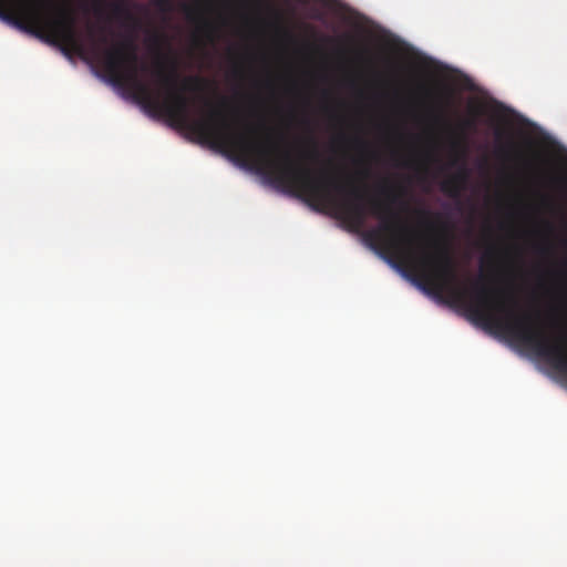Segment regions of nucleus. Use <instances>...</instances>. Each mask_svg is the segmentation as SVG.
I'll return each instance as SVG.
<instances>
[{
	"mask_svg": "<svg viewBox=\"0 0 567 567\" xmlns=\"http://www.w3.org/2000/svg\"><path fill=\"white\" fill-rule=\"evenodd\" d=\"M501 135H502V134H501V132H497V133H496L497 138H499V137H501Z\"/></svg>",
	"mask_w": 567,
	"mask_h": 567,
	"instance_id": "10",
	"label": "nucleus"
},
{
	"mask_svg": "<svg viewBox=\"0 0 567 567\" xmlns=\"http://www.w3.org/2000/svg\"><path fill=\"white\" fill-rule=\"evenodd\" d=\"M419 215L422 216V217H429L430 216V212L423 209V210L419 212Z\"/></svg>",
	"mask_w": 567,
	"mask_h": 567,
	"instance_id": "9",
	"label": "nucleus"
},
{
	"mask_svg": "<svg viewBox=\"0 0 567 567\" xmlns=\"http://www.w3.org/2000/svg\"><path fill=\"white\" fill-rule=\"evenodd\" d=\"M307 156L311 159L317 158L319 156L317 148L313 147L310 152H308Z\"/></svg>",
	"mask_w": 567,
	"mask_h": 567,
	"instance_id": "6",
	"label": "nucleus"
},
{
	"mask_svg": "<svg viewBox=\"0 0 567 567\" xmlns=\"http://www.w3.org/2000/svg\"><path fill=\"white\" fill-rule=\"evenodd\" d=\"M185 12L189 19H193L195 16V10L190 7H185Z\"/></svg>",
	"mask_w": 567,
	"mask_h": 567,
	"instance_id": "7",
	"label": "nucleus"
},
{
	"mask_svg": "<svg viewBox=\"0 0 567 567\" xmlns=\"http://www.w3.org/2000/svg\"><path fill=\"white\" fill-rule=\"evenodd\" d=\"M113 12L116 17H124L130 20L133 19V16L123 2L115 3L113 6Z\"/></svg>",
	"mask_w": 567,
	"mask_h": 567,
	"instance_id": "2",
	"label": "nucleus"
},
{
	"mask_svg": "<svg viewBox=\"0 0 567 567\" xmlns=\"http://www.w3.org/2000/svg\"><path fill=\"white\" fill-rule=\"evenodd\" d=\"M555 182L560 185V186H565L566 185V179L563 178V177H559V178H556Z\"/></svg>",
	"mask_w": 567,
	"mask_h": 567,
	"instance_id": "8",
	"label": "nucleus"
},
{
	"mask_svg": "<svg viewBox=\"0 0 567 567\" xmlns=\"http://www.w3.org/2000/svg\"><path fill=\"white\" fill-rule=\"evenodd\" d=\"M382 192L386 194L389 204H396L399 202V194L393 193L390 188H382Z\"/></svg>",
	"mask_w": 567,
	"mask_h": 567,
	"instance_id": "3",
	"label": "nucleus"
},
{
	"mask_svg": "<svg viewBox=\"0 0 567 567\" xmlns=\"http://www.w3.org/2000/svg\"><path fill=\"white\" fill-rule=\"evenodd\" d=\"M514 148L513 143H508L506 146L499 147V153L504 156H507L509 152Z\"/></svg>",
	"mask_w": 567,
	"mask_h": 567,
	"instance_id": "4",
	"label": "nucleus"
},
{
	"mask_svg": "<svg viewBox=\"0 0 567 567\" xmlns=\"http://www.w3.org/2000/svg\"><path fill=\"white\" fill-rule=\"evenodd\" d=\"M156 4L163 10H168L171 8V0H156Z\"/></svg>",
	"mask_w": 567,
	"mask_h": 567,
	"instance_id": "5",
	"label": "nucleus"
},
{
	"mask_svg": "<svg viewBox=\"0 0 567 567\" xmlns=\"http://www.w3.org/2000/svg\"><path fill=\"white\" fill-rule=\"evenodd\" d=\"M458 128L460 134L451 143V148L454 153V158L451 161V165L457 166L458 169L455 175L442 184L443 192L452 197L460 195L470 176V172L465 164V157L467 154L466 133L476 130V120L474 117L465 118L460 123Z\"/></svg>",
	"mask_w": 567,
	"mask_h": 567,
	"instance_id": "1",
	"label": "nucleus"
}]
</instances>
